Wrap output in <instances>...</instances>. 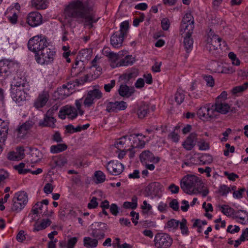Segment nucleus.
<instances>
[{
	"instance_id": "14",
	"label": "nucleus",
	"mask_w": 248,
	"mask_h": 248,
	"mask_svg": "<svg viewBox=\"0 0 248 248\" xmlns=\"http://www.w3.org/2000/svg\"><path fill=\"white\" fill-rule=\"evenodd\" d=\"M194 29V20L190 13L186 14L182 21L180 32L186 31L193 32Z\"/></svg>"
},
{
	"instance_id": "5",
	"label": "nucleus",
	"mask_w": 248,
	"mask_h": 248,
	"mask_svg": "<svg viewBox=\"0 0 248 248\" xmlns=\"http://www.w3.org/2000/svg\"><path fill=\"white\" fill-rule=\"evenodd\" d=\"M200 179L195 175L185 176L181 181V187L183 191L188 194L195 193V189L201 184Z\"/></svg>"
},
{
	"instance_id": "3",
	"label": "nucleus",
	"mask_w": 248,
	"mask_h": 248,
	"mask_svg": "<svg viewBox=\"0 0 248 248\" xmlns=\"http://www.w3.org/2000/svg\"><path fill=\"white\" fill-rule=\"evenodd\" d=\"M88 78V76L86 75L80 79H76L74 84L68 83L67 85H62V87L59 88L57 91L55 92V96L61 100L65 98L72 93V91L76 85L78 86L84 84L87 81Z\"/></svg>"
},
{
	"instance_id": "37",
	"label": "nucleus",
	"mask_w": 248,
	"mask_h": 248,
	"mask_svg": "<svg viewBox=\"0 0 248 248\" xmlns=\"http://www.w3.org/2000/svg\"><path fill=\"white\" fill-rule=\"evenodd\" d=\"M236 218H239L242 220L241 222L242 224H245L248 223V219H246L247 217V213L244 210H238L235 211L234 215Z\"/></svg>"
},
{
	"instance_id": "25",
	"label": "nucleus",
	"mask_w": 248,
	"mask_h": 248,
	"mask_svg": "<svg viewBox=\"0 0 248 248\" xmlns=\"http://www.w3.org/2000/svg\"><path fill=\"white\" fill-rule=\"evenodd\" d=\"M17 202H21L23 204L26 205L28 202V196L26 192L24 191H19L16 193L13 198Z\"/></svg>"
},
{
	"instance_id": "33",
	"label": "nucleus",
	"mask_w": 248,
	"mask_h": 248,
	"mask_svg": "<svg viewBox=\"0 0 248 248\" xmlns=\"http://www.w3.org/2000/svg\"><path fill=\"white\" fill-rule=\"evenodd\" d=\"M47 0H31L32 5L37 9H44L47 6Z\"/></svg>"
},
{
	"instance_id": "61",
	"label": "nucleus",
	"mask_w": 248,
	"mask_h": 248,
	"mask_svg": "<svg viewBox=\"0 0 248 248\" xmlns=\"http://www.w3.org/2000/svg\"><path fill=\"white\" fill-rule=\"evenodd\" d=\"M170 207L174 211H178L179 208V203L176 199H173L169 204Z\"/></svg>"
},
{
	"instance_id": "32",
	"label": "nucleus",
	"mask_w": 248,
	"mask_h": 248,
	"mask_svg": "<svg viewBox=\"0 0 248 248\" xmlns=\"http://www.w3.org/2000/svg\"><path fill=\"white\" fill-rule=\"evenodd\" d=\"M131 202H124L123 207L125 209H134L138 206V198L136 196H133L131 198Z\"/></svg>"
},
{
	"instance_id": "60",
	"label": "nucleus",
	"mask_w": 248,
	"mask_h": 248,
	"mask_svg": "<svg viewBox=\"0 0 248 248\" xmlns=\"http://www.w3.org/2000/svg\"><path fill=\"white\" fill-rule=\"evenodd\" d=\"M234 227V228L232 229L233 226L232 225H229L227 229V232L231 233H234L240 231V229L239 226L235 225Z\"/></svg>"
},
{
	"instance_id": "17",
	"label": "nucleus",
	"mask_w": 248,
	"mask_h": 248,
	"mask_svg": "<svg viewBox=\"0 0 248 248\" xmlns=\"http://www.w3.org/2000/svg\"><path fill=\"white\" fill-rule=\"evenodd\" d=\"M27 22L31 27H36L42 23V16L37 12H32L29 14Z\"/></svg>"
},
{
	"instance_id": "57",
	"label": "nucleus",
	"mask_w": 248,
	"mask_h": 248,
	"mask_svg": "<svg viewBox=\"0 0 248 248\" xmlns=\"http://www.w3.org/2000/svg\"><path fill=\"white\" fill-rule=\"evenodd\" d=\"M169 138H170L172 141L174 142H178L179 140V136L177 133L175 131L171 132L168 136Z\"/></svg>"
},
{
	"instance_id": "53",
	"label": "nucleus",
	"mask_w": 248,
	"mask_h": 248,
	"mask_svg": "<svg viewBox=\"0 0 248 248\" xmlns=\"http://www.w3.org/2000/svg\"><path fill=\"white\" fill-rule=\"evenodd\" d=\"M115 240L117 241V243L116 245L115 244H113V246L115 248L118 247L119 248H132V246L126 243L121 245L120 244V239L119 238H116Z\"/></svg>"
},
{
	"instance_id": "23",
	"label": "nucleus",
	"mask_w": 248,
	"mask_h": 248,
	"mask_svg": "<svg viewBox=\"0 0 248 248\" xmlns=\"http://www.w3.org/2000/svg\"><path fill=\"white\" fill-rule=\"evenodd\" d=\"M118 92L121 96L128 98L133 94L135 90L133 87H129L126 85H121Z\"/></svg>"
},
{
	"instance_id": "59",
	"label": "nucleus",
	"mask_w": 248,
	"mask_h": 248,
	"mask_svg": "<svg viewBox=\"0 0 248 248\" xmlns=\"http://www.w3.org/2000/svg\"><path fill=\"white\" fill-rule=\"evenodd\" d=\"M98 206V202H97V198L93 197L90 202L88 204V207L89 209L95 208Z\"/></svg>"
},
{
	"instance_id": "52",
	"label": "nucleus",
	"mask_w": 248,
	"mask_h": 248,
	"mask_svg": "<svg viewBox=\"0 0 248 248\" xmlns=\"http://www.w3.org/2000/svg\"><path fill=\"white\" fill-rule=\"evenodd\" d=\"M8 131V127L7 125H5L1 130H0V136L1 138L2 139V142H4L6 139L7 134Z\"/></svg>"
},
{
	"instance_id": "63",
	"label": "nucleus",
	"mask_w": 248,
	"mask_h": 248,
	"mask_svg": "<svg viewBox=\"0 0 248 248\" xmlns=\"http://www.w3.org/2000/svg\"><path fill=\"white\" fill-rule=\"evenodd\" d=\"M198 146L199 149L201 150H206L209 148V144L203 140L199 142L198 143Z\"/></svg>"
},
{
	"instance_id": "47",
	"label": "nucleus",
	"mask_w": 248,
	"mask_h": 248,
	"mask_svg": "<svg viewBox=\"0 0 248 248\" xmlns=\"http://www.w3.org/2000/svg\"><path fill=\"white\" fill-rule=\"evenodd\" d=\"M248 88V82H246L243 85L236 86L233 88L232 93L234 94L243 92Z\"/></svg>"
},
{
	"instance_id": "41",
	"label": "nucleus",
	"mask_w": 248,
	"mask_h": 248,
	"mask_svg": "<svg viewBox=\"0 0 248 248\" xmlns=\"http://www.w3.org/2000/svg\"><path fill=\"white\" fill-rule=\"evenodd\" d=\"M185 94L184 91L181 89H178L174 95L175 101L178 105H180L183 102L185 99Z\"/></svg>"
},
{
	"instance_id": "27",
	"label": "nucleus",
	"mask_w": 248,
	"mask_h": 248,
	"mask_svg": "<svg viewBox=\"0 0 248 248\" xmlns=\"http://www.w3.org/2000/svg\"><path fill=\"white\" fill-rule=\"evenodd\" d=\"M90 125H83L82 126L79 125L75 127L73 125H66L65 126V133L72 134L77 132L81 131L82 130L87 129Z\"/></svg>"
},
{
	"instance_id": "46",
	"label": "nucleus",
	"mask_w": 248,
	"mask_h": 248,
	"mask_svg": "<svg viewBox=\"0 0 248 248\" xmlns=\"http://www.w3.org/2000/svg\"><path fill=\"white\" fill-rule=\"evenodd\" d=\"M129 28V23L128 21H125L121 23L120 25V30L118 32L122 33L124 36L126 34Z\"/></svg>"
},
{
	"instance_id": "44",
	"label": "nucleus",
	"mask_w": 248,
	"mask_h": 248,
	"mask_svg": "<svg viewBox=\"0 0 248 248\" xmlns=\"http://www.w3.org/2000/svg\"><path fill=\"white\" fill-rule=\"evenodd\" d=\"M179 223L180 221L178 220L175 219H171L170 220L168 221L165 227L170 229L175 230L177 229L179 225Z\"/></svg>"
},
{
	"instance_id": "9",
	"label": "nucleus",
	"mask_w": 248,
	"mask_h": 248,
	"mask_svg": "<svg viewBox=\"0 0 248 248\" xmlns=\"http://www.w3.org/2000/svg\"><path fill=\"white\" fill-rule=\"evenodd\" d=\"M154 242L157 248H169L173 243V239L168 233H157L155 235Z\"/></svg>"
},
{
	"instance_id": "7",
	"label": "nucleus",
	"mask_w": 248,
	"mask_h": 248,
	"mask_svg": "<svg viewBox=\"0 0 248 248\" xmlns=\"http://www.w3.org/2000/svg\"><path fill=\"white\" fill-rule=\"evenodd\" d=\"M40 54L36 53L35 55L36 61L40 64H49L54 60L56 52L54 49L47 46L40 51Z\"/></svg>"
},
{
	"instance_id": "48",
	"label": "nucleus",
	"mask_w": 248,
	"mask_h": 248,
	"mask_svg": "<svg viewBox=\"0 0 248 248\" xmlns=\"http://www.w3.org/2000/svg\"><path fill=\"white\" fill-rule=\"evenodd\" d=\"M24 151H25V150L23 147L19 146V147H16V152H15L17 157V160H21L24 157V156H25Z\"/></svg>"
},
{
	"instance_id": "58",
	"label": "nucleus",
	"mask_w": 248,
	"mask_h": 248,
	"mask_svg": "<svg viewBox=\"0 0 248 248\" xmlns=\"http://www.w3.org/2000/svg\"><path fill=\"white\" fill-rule=\"evenodd\" d=\"M116 81L114 79L111 80L110 82L104 85V89L106 92H109L112 88L115 85Z\"/></svg>"
},
{
	"instance_id": "54",
	"label": "nucleus",
	"mask_w": 248,
	"mask_h": 248,
	"mask_svg": "<svg viewBox=\"0 0 248 248\" xmlns=\"http://www.w3.org/2000/svg\"><path fill=\"white\" fill-rule=\"evenodd\" d=\"M204 79L206 81V85L209 87H213L215 84L214 79L211 76H205L204 77Z\"/></svg>"
},
{
	"instance_id": "10",
	"label": "nucleus",
	"mask_w": 248,
	"mask_h": 248,
	"mask_svg": "<svg viewBox=\"0 0 248 248\" xmlns=\"http://www.w3.org/2000/svg\"><path fill=\"white\" fill-rule=\"evenodd\" d=\"M12 89V95L13 99L16 101H20L25 100L26 98L25 94H29V90L28 88H25V84L17 83L13 85Z\"/></svg>"
},
{
	"instance_id": "28",
	"label": "nucleus",
	"mask_w": 248,
	"mask_h": 248,
	"mask_svg": "<svg viewBox=\"0 0 248 248\" xmlns=\"http://www.w3.org/2000/svg\"><path fill=\"white\" fill-rule=\"evenodd\" d=\"M215 106L218 113L226 114L230 108V106L228 104L219 101H217Z\"/></svg>"
},
{
	"instance_id": "62",
	"label": "nucleus",
	"mask_w": 248,
	"mask_h": 248,
	"mask_svg": "<svg viewBox=\"0 0 248 248\" xmlns=\"http://www.w3.org/2000/svg\"><path fill=\"white\" fill-rule=\"evenodd\" d=\"M68 207H64L61 209L59 212L60 217L61 218H63L65 217L68 216Z\"/></svg>"
},
{
	"instance_id": "21",
	"label": "nucleus",
	"mask_w": 248,
	"mask_h": 248,
	"mask_svg": "<svg viewBox=\"0 0 248 248\" xmlns=\"http://www.w3.org/2000/svg\"><path fill=\"white\" fill-rule=\"evenodd\" d=\"M140 160L142 163L149 162H158L159 161V157H155L153 154L149 150L143 151L140 155Z\"/></svg>"
},
{
	"instance_id": "16",
	"label": "nucleus",
	"mask_w": 248,
	"mask_h": 248,
	"mask_svg": "<svg viewBox=\"0 0 248 248\" xmlns=\"http://www.w3.org/2000/svg\"><path fill=\"white\" fill-rule=\"evenodd\" d=\"M181 34L184 36L183 46L184 48L187 53H189L192 50L193 45V40L191 38V34L193 32L186 31L181 32Z\"/></svg>"
},
{
	"instance_id": "8",
	"label": "nucleus",
	"mask_w": 248,
	"mask_h": 248,
	"mask_svg": "<svg viewBox=\"0 0 248 248\" xmlns=\"http://www.w3.org/2000/svg\"><path fill=\"white\" fill-rule=\"evenodd\" d=\"M197 115L200 119L204 121H212L216 119L218 113L216 109L215 105L201 107L197 111Z\"/></svg>"
},
{
	"instance_id": "38",
	"label": "nucleus",
	"mask_w": 248,
	"mask_h": 248,
	"mask_svg": "<svg viewBox=\"0 0 248 248\" xmlns=\"http://www.w3.org/2000/svg\"><path fill=\"white\" fill-rule=\"evenodd\" d=\"M53 161L56 167L60 168L62 167L67 163V160L65 157L61 155L54 158L53 159Z\"/></svg>"
},
{
	"instance_id": "39",
	"label": "nucleus",
	"mask_w": 248,
	"mask_h": 248,
	"mask_svg": "<svg viewBox=\"0 0 248 248\" xmlns=\"http://www.w3.org/2000/svg\"><path fill=\"white\" fill-rule=\"evenodd\" d=\"M25 206L26 205L23 204L21 202H17L16 201L13 199L11 209L12 211L18 213L23 209Z\"/></svg>"
},
{
	"instance_id": "19",
	"label": "nucleus",
	"mask_w": 248,
	"mask_h": 248,
	"mask_svg": "<svg viewBox=\"0 0 248 248\" xmlns=\"http://www.w3.org/2000/svg\"><path fill=\"white\" fill-rule=\"evenodd\" d=\"M31 127L32 125H18L14 131V135L18 139H24Z\"/></svg>"
},
{
	"instance_id": "6",
	"label": "nucleus",
	"mask_w": 248,
	"mask_h": 248,
	"mask_svg": "<svg viewBox=\"0 0 248 248\" xmlns=\"http://www.w3.org/2000/svg\"><path fill=\"white\" fill-rule=\"evenodd\" d=\"M48 45V43L45 37L42 35H38L30 39L28 43V47L30 51L36 54L45 48Z\"/></svg>"
},
{
	"instance_id": "36",
	"label": "nucleus",
	"mask_w": 248,
	"mask_h": 248,
	"mask_svg": "<svg viewBox=\"0 0 248 248\" xmlns=\"http://www.w3.org/2000/svg\"><path fill=\"white\" fill-rule=\"evenodd\" d=\"M220 211L227 216H234L235 214V210L227 205H223L219 206Z\"/></svg>"
},
{
	"instance_id": "1",
	"label": "nucleus",
	"mask_w": 248,
	"mask_h": 248,
	"mask_svg": "<svg viewBox=\"0 0 248 248\" xmlns=\"http://www.w3.org/2000/svg\"><path fill=\"white\" fill-rule=\"evenodd\" d=\"M65 16L75 18L78 23L83 24L84 28L89 29L93 28V24L99 18L86 1L79 0H75L69 3L65 10Z\"/></svg>"
},
{
	"instance_id": "34",
	"label": "nucleus",
	"mask_w": 248,
	"mask_h": 248,
	"mask_svg": "<svg viewBox=\"0 0 248 248\" xmlns=\"http://www.w3.org/2000/svg\"><path fill=\"white\" fill-rule=\"evenodd\" d=\"M67 148V146L66 144H58L51 146L50 152L53 154H57L66 150Z\"/></svg>"
},
{
	"instance_id": "22",
	"label": "nucleus",
	"mask_w": 248,
	"mask_h": 248,
	"mask_svg": "<svg viewBox=\"0 0 248 248\" xmlns=\"http://www.w3.org/2000/svg\"><path fill=\"white\" fill-rule=\"evenodd\" d=\"M124 36L122 33L116 31L110 38V43L113 47L118 48L121 46L124 41Z\"/></svg>"
},
{
	"instance_id": "40",
	"label": "nucleus",
	"mask_w": 248,
	"mask_h": 248,
	"mask_svg": "<svg viewBox=\"0 0 248 248\" xmlns=\"http://www.w3.org/2000/svg\"><path fill=\"white\" fill-rule=\"evenodd\" d=\"M44 122L46 124H54L56 122V119L52 115V110H48L44 118Z\"/></svg>"
},
{
	"instance_id": "15",
	"label": "nucleus",
	"mask_w": 248,
	"mask_h": 248,
	"mask_svg": "<svg viewBox=\"0 0 248 248\" xmlns=\"http://www.w3.org/2000/svg\"><path fill=\"white\" fill-rule=\"evenodd\" d=\"M49 98V95L47 92L43 91L39 94L37 98L34 100L33 106L38 109L44 107Z\"/></svg>"
},
{
	"instance_id": "55",
	"label": "nucleus",
	"mask_w": 248,
	"mask_h": 248,
	"mask_svg": "<svg viewBox=\"0 0 248 248\" xmlns=\"http://www.w3.org/2000/svg\"><path fill=\"white\" fill-rule=\"evenodd\" d=\"M94 103V100L88 93L84 101V105L85 107H90Z\"/></svg>"
},
{
	"instance_id": "26",
	"label": "nucleus",
	"mask_w": 248,
	"mask_h": 248,
	"mask_svg": "<svg viewBox=\"0 0 248 248\" xmlns=\"http://www.w3.org/2000/svg\"><path fill=\"white\" fill-rule=\"evenodd\" d=\"M146 191L151 195H155L161 191V185L158 182H152L146 187Z\"/></svg>"
},
{
	"instance_id": "13",
	"label": "nucleus",
	"mask_w": 248,
	"mask_h": 248,
	"mask_svg": "<svg viewBox=\"0 0 248 248\" xmlns=\"http://www.w3.org/2000/svg\"><path fill=\"white\" fill-rule=\"evenodd\" d=\"M106 168L110 174L118 175L123 171L124 166L117 161H111L107 164Z\"/></svg>"
},
{
	"instance_id": "24",
	"label": "nucleus",
	"mask_w": 248,
	"mask_h": 248,
	"mask_svg": "<svg viewBox=\"0 0 248 248\" xmlns=\"http://www.w3.org/2000/svg\"><path fill=\"white\" fill-rule=\"evenodd\" d=\"M197 135L195 133H191L183 143V146L186 150H191L195 145V140Z\"/></svg>"
},
{
	"instance_id": "11",
	"label": "nucleus",
	"mask_w": 248,
	"mask_h": 248,
	"mask_svg": "<svg viewBox=\"0 0 248 248\" xmlns=\"http://www.w3.org/2000/svg\"><path fill=\"white\" fill-rule=\"evenodd\" d=\"M108 229L107 225L103 222H94L92 224L91 233V236L97 240H100L104 238L105 232Z\"/></svg>"
},
{
	"instance_id": "49",
	"label": "nucleus",
	"mask_w": 248,
	"mask_h": 248,
	"mask_svg": "<svg viewBox=\"0 0 248 248\" xmlns=\"http://www.w3.org/2000/svg\"><path fill=\"white\" fill-rule=\"evenodd\" d=\"M234 71V70L232 67L227 65H224L221 67V70H217L216 72L223 74H230L233 73Z\"/></svg>"
},
{
	"instance_id": "29",
	"label": "nucleus",
	"mask_w": 248,
	"mask_h": 248,
	"mask_svg": "<svg viewBox=\"0 0 248 248\" xmlns=\"http://www.w3.org/2000/svg\"><path fill=\"white\" fill-rule=\"evenodd\" d=\"M84 246L87 248H94L97 247L98 240L90 237H85L83 239Z\"/></svg>"
},
{
	"instance_id": "56",
	"label": "nucleus",
	"mask_w": 248,
	"mask_h": 248,
	"mask_svg": "<svg viewBox=\"0 0 248 248\" xmlns=\"http://www.w3.org/2000/svg\"><path fill=\"white\" fill-rule=\"evenodd\" d=\"M161 27L163 30L167 31L169 29L170 25L169 20L167 18L162 19L161 22Z\"/></svg>"
},
{
	"instance_id": "35",
	"label": "nucleus",
	"mask_w": 248,
	"mask_h": 248,
	"mask_svg": "<svg viewBox=\"0 0 248 248\" xmlns=\"http://www.w3.org/2000/svg\"><path fill=\"white\" fill-rule=\"evenodd\" d=\"M149 107L147 104H142L141 105L138 110V115L140 119L144 118L147 114L149 111Z\"/></svg>"
},
{
	"instance_id": "31",
	"label": "nucleus",
	"mask_w": 248,
	"mask_h": 248,
	"mask_svg": "<svg viewBox=\"0 0 248 248\" xmlns=\"http://www.w3.org/2000/svg\"><path fill=\"white\" fill-rule=\"evenodd\" d=\"M135 61L134 57L131 55H127L117 64V66L130 65L133 64Z\"/></svg>"
},
{
	"instance_id": "20",
	"label": "nucleus",
	"mask_w": 248,
	"mask_h": 248,
	"mask_svg": "<svg viewBox=\"0 0 248 248\" xmlns=\"http://www.w3.org/2000/svg\"><path fill=\"white\" fill-rule=\"evenodd\" d=\"M127 108L126 102L124 101H116L109 102L107 104V110L108 112H117L119 110H124Z\"/></svg>"
},
{
	"instance_id": "51",
	"label": "nucleus",
	"mask_w": 248,
	"mask_h": 248,
	"mask_svg": "<svg viewBox=\"0 0 248 248\" xmlns=\"http://www.w3.org/2000/svg\"><path fill=\"white\" fill-rule=\"evenodd\" d=\"M230 191V187L224 185L220 186L218 189V193L222 196L226 195Z\"/></svg>"
},
{
	"instance_id": "45",
	"label": "nucleus",
	"mask_w": 248,
	"mask_h": 248,
	"mask_svg": "<svg viewBox=\"0 0 248 248\" xmlns=\"http://www.w3.org/2000/svg\"><path fill=\"white\" fill-rule=\"evenodd\" d=\"M88 93L93 100L95 99H99L101 98L102 96V93L101 91L96 89L90 91Z\"/></svg>"
},
{
	"instance_id": "2",
	"label": "nucleus",
	"mask_w": 248,
	"mask_h": 248,
	"mask_svg": "<svg viewBox=\"0 0 248 248\" xmlns=\"http://www.w3.org/2000/svg\"><path fill=\"white\" fill-rule=\"evenodd\" d=\"M76 108L73 106L66 105L62 107L59 113V117L62 119L67 118L73 120L76 118L78 113L80 115L84 114V110L81 108L82 102L80 100H77L75 102Z\"/></svg>"
},
{
	"instance_id": "12",
	"label": "nucleus",
	"mask_w": 248,
	"mask_h": 248,
	"mask_svg": "<svg viewBox=\"0 0 248 248\" xmlns=\"http://www.w3.org/2000/svg\"><path fill=\"white\" fill-rule=\"evenodd\" d=\"M145 136L142 134H132L130 135L129 140H132L131 147L132 149H129V150L131 152L132 155L131 156L134 155V153L132 152V149L135 148H142L145 145V142L144 140Z\"/></svg>"
},
{
	"instance_id": "4",
	"label": "nucleus",
	"mask_w": 248,
	"mask_h": 248,
	"mask_svg": "<svg viewBox=\"0 0 248 248\" xmlns=\"http://www.w3.org/2000/svg\"><path fill=\"white\" fill-rule=\"evenodd\" d=\"M221 39L215 34L212 30L207 32L204 42V49L210 53H213L218 47L221 48Z\"/></svg>"
},
{
	"instance_id": "64",
	"label": "nucleus",
	"mask_w": 248,
	"mask_h": 248,
	"mask_svg": "<svg viewBox=\"0 0 248 248\" xmlns=\"http://www.w3.org/2000/svg\"><path fill=\"white\" fill-rule=\"evenodd\" d=\"M77 241L78 239L76 237L71 238L68 241L67 248H73Z\"/></svg>"
},
{
	"instance_id": "18",
	"label": "nucleus",
	"mask_w": 248,
	"mask_h": 248,
	"mask_svg": "<svg viewBox=\"0 0 248 248\" xmlns=\"http://www.w3.org/2000/svg\"><path fill=\"white\" fill-rule=\"evenodd\" d=\"M9 64L10 62L8 61H0V83H2L9 75Z\"/></svg>"
},
{
	"instance_id": "42",
	"label": "nucleus",
	"mask_w": 248,
	"mask_h": 248,
	"mask_svg": "<svg viewBox=\"0 0 248 248\" xmlns=\"http://www.w3.org/2000/svg\"><path fill=\"white\" fill-rule=\"evenodd\" d=\"M94 175L95 178V182L96 184L103 183L106 180L105 175L100 170L96 171Z\"/></svg>"
},
{
	"instance_id": "30",
	"label": "nucleus",
	"mask_w": 248,
	"mask_h": 248,
	"mask_svg": "<svg viewBox=\"0 0 248 248\" xmlns=\"http://www.w3.org/2000/svg\"><path fill=\"white\" fill-rule=\"evenodd\" d=\"M31 160L32 162H37L39 161L42 158V154L41 152L36 148L31 149Z\"/></svg>"
},
{
	"instance_id": "50",
	"label": "nucleus",
	"mask_w": 248,
	"mask_h": 248,
	"mask_svg": "<svg viewBox=\"0 0 248 248\" xmlns=\"http://www.w3.org/2000/svg\"><path fill=\"white\" fill-rule=\"evenodd\" d=\"M201 162L202 164H209L212 162L213 158L211 155L208 154H204L201 157Z\"/></svg>"
},
{
	"instance_id": "43",
	"label": "nucleus",
	"mask_w": 248,
	"mask_h": 248,
	"mask_svg": "<svg viewBox=\"0 0 248 248\" xmlns=\"http://www.w3.org/2000/svg\"><path fill=\"white\" fill-rule=\"evenodd\" d=\"M186 224L187 221L185 218H183L181 221L179 223L181 233L183 235H187L189 232L188 229Z\"/></svg>"
}]
</instances>
